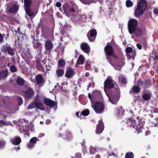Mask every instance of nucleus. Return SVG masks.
I'll use <instances>...</instances> for the list:
<instances>
[{
    "label": "nucleus",
    "instance_id": "47",
    "mask_svg": "<svg viewBox=\"0 0 158 158\" xmlns=\"http://www.w3.org/2000/svg\"><path fill=\"white\" fill-rule=\"evenodd\" d=\"M82 152L84 155L87 153V150L86 146H84L83 147L82 149Z\"/></svg>",
    "mask_w": 158,
    "mask_h": 158
},
{
    "label": "nucleus",
    "instance_id": "64",
    "mask_svg": "<svg viewBox=\"0 0 158 158\" xmlns=\"http://www.w3.org/2000/svg\"><path fill=\"white\" fill-rule=\"evenodd\" d=\"M108 154L109 155V156H116L113 153H111L110 154H109V153H108Z\"/></svg>",
    "mask_w": 158,
    "mask_h": 158
},
{
    "label": "nucleus",
    "instance_id": "29",
    "mask_svg": "<svg viewBox=\"0 0 158 158\" xmlns=\"http://www.w3.org/2000/svg\"><path fill=\"white\" fill-rule=\"evenodd\" d=\"M151 96V94L150 92H148L143 94L142 97L144 100L148 101L150 99Z\"/></svg>",
    "mask_w": 158,
    "mask_h": 158
},
{
    "label": "nucleus",
    "instance_id": "26",
    "mask_svg": "<svg viewBox=\"0 0 158 158\" xmlns=\"http://www.w3.org/2000/svg\"><path fill=\"white\" fill-rule=\"evenodd\" d=\"M8 71L7 70H4L0 71V80L4 78L7 75Z\"/></svg>",
    "mask_w": 158,
    "mask_h": 158
},
{
    "label": "nucleus",
    "instance_id": "59",
    "mask_svg": "<svg viewBox=\"0 0 158 158\" xmlns=\"http://www.w3.org/2000/svg\"><path fill=\"white\" fill-rule=\"evenodd\" d=\"M20 28L19 27H18L17 28V31H18V33H19L20 36H21V35H22L21 33H20Z\"/></svg>",
    "mask_w": 158,
    "mask_h": 158
},
{
    "label": "nucleus",
    "instance_id": "3",
    "mask_svg": "<svg viewBox=\"0 0 158 158\" xmlns=\"http://www.w3.org/2000/svg\"><path fill=\"white\" fill-rule=\"evenodd\" d=\"M91 107L97 114H101L104 111L105 106L103 103L100 101H97L95 103L91 102Z\"/></svg>",
    "mask_w": 158,
    "mask_h": 158
},
{
    "label": "nucleus",
    "instance_id": "57",
    "mask_svg": "<svg viewBox=\"0 0 158 158\" xmlns=\"http://www.w3.org/2000/svg\"><path fill=\"white\" fill-rule=\"evenodd\" d=\"M3 40V37L2 34L0 33V43L2 42Z\"/></svg>",
    "mask_w": 158,
    "mask_h": 158
},
{
    "label": "nucleus",
    "instance_id": "25",
    "mask_svg": "<svg viewBox=\"0 0 158 158\" xmlns=\"http://www.w3.org/2000/svg\"><path fill=\"white\" fill-rule=\"evenodd\" d=\"M140 89L139 87L135 85L130 90V93L135 94L137 93L140 91Z\"/></svg>",
    "mask_w": 158,
    "mask_h": 158
},
{
    "label": "nucleus",
    "instance_id": "51",
    "mask_svg": "<svg viewBox=\"0 0 158 158\" xmlns=\"http://www.w3.org/2000/svg\"><path fill=\"white\" fill-rule=\"evenodd\" d=\"M154 12L156 15H158V8H155L154 9Z\"/></svg>",
    "mask_w": 158,
    "mask_h": 158
},
{
    "label": "nucleus",
    "instance_id": "41",
    "mask_svg": "<svg viewBox=\"0 0 158 158\" xmlns=\"http://www.w3.org/2000/svg\"><path fill=\"white\" fill-rule=\"evenodd\" d=\"M81 113L84 116H87L89 114V111L88 110L86 109L83 110Z\"/></svg>",
    "mask_w": 158,
    "mask_h": 158
},
{
    "label": "nucleus",
    "instance_id": "46",
    "mask_svg": "<svg viewBox=\"0 0 158 158\" xmlns=\"http://www.w3.org/2000/svg\"><path fill=\"white\" fill-rule=\"evenodd\" d=\"M85 69L87 70H89L91 68V66L89 63L88 62L85 63Z\"/></svg>",
    "mask_w": 158,
    "mask_h": 158
},
{
    "label": "nucleus",
    "instance_id": "49",
    "mask_svg": "<svg viewBox=\"0 0 158 158\" xmlns=\"http://www.w3.org/2000/svg\"><path fill=\"white\" fill-rule=\"evenodd\" d=\"M124 113V111L122 109L119 110L118 111V115L121 116Z\"/></svg>",
    "mask_w": 158,
    "mask_h": 158
},
{
    "label": "nucleus",
    "instance_id": "14",
    "mask_svg": "<svg viewBox=\"0 0 158 158\" xmlns=\"http://www.w3.org/2000/svg\"><path fill=\"white\" fill-rule=\"evenodd\" d=\"M104 129V125L102 119L98 121V124H97L96 127V133L97 134L101 133Z\"/></svg>",
    "mask_w": 158,
    "mask_h": 158
},
{
    "label": "nucleus",
    "instance_id": "4",
    "mask_svg": "<svg viewBox=\"0 0 158 158\" xmlns=\"http://www.w3.org/2000/svg\"><path fill=\"white\" fill-rule=\"evenodd\" d=\"M138 25L137 20L131 19L128 22V29L129 33L130 34L133 33L135 29L137 27Z\"/></svg>",
    "mask_w": 158,
    "mask_h": 158
},
{
    "label": "nucleus",
    "instance_id": "17",
    "mask_svg": "<svg viewBox=\"0 0 158 158\" xmlns=\"http://www.w3.org/2000/svg\"><path fill=\"white\" fill-rule=\"evenodd\" d=\"M36 137H33L30 140L29 143L27 145V147L29 149H31L34 147L37 141Z\"/></svg>",
    "mask_w": 158,
    "mask_h": 158
},
{
    "label": "nucleus",
    "instance_id": "63",
    "mask_svg": "<svg viewBox=\"0 0 158 158\" xmlns=\"http://www.w3.org/2000/svg\"><path fill=\"white\" fill-rule=\"evenodd\" d=\"M71 26H70L68 24H66L65 25H64V27H70Z\"/></svg>",
    "mask_w": 158,
    "mask_h": 158
},
{
    "label": "nucleus",
    "instance_id": "48",
    "mask_svg": "<svg viewBox=\"0 0 158 158\" xmlns=\"http://www.w3.org/2000/svg\"><path fill=\"white\" fill-rule=\"evenodd\" d=\"M18 99L19 102V105L20 106L22 103L23 102V100L22 98L19 97H18Z\"/></svg>",
    "mask_w": 158,
    "mask_h": 158
},
{
    "label": "nucleus",
    "instance_id": "52",
    "mask_svg": "<svg viewBox=\"0 0 158 158\" xmlns=\"http://www.w3.org/2000/svg\"><path fill=\"white\" fill-rule=\"evenodd\" d=\"M72 7L76 11H78V6H77L76 5H73V6Z\"/></svg>",
    "mask_w": 158,
    "mask_h": 158
},
{
    "label": "nucleus",
    "instance_id": "38",
    "mask_svg": "<svg viewBox=\"0 0 158 158\" xmlns=\"http://www.w3.org/2000/svg\"><path fill=\"white\" fill-rule=\"evenodd\" d=\"M35 107V101L31 102L28 106L27 109H31Z\"/></svg>",
    "mask_w": 158,
    "mask_h": 158
},
{
    "label": "nucleus",
    "instance_id": "42",
    "mask_svg": "<svg viewBox=\"0 0 158 158\" xmlns=\"http://www.w3.org/2000/svg\"><path fill=\"white\" fill-rule=\"evenodd\" d=\"M125 158H133V153L131 152L127 153L125 156Z\"/></svg>",
    "mask_w": 158,
    "mask_h": 158
},
{
    "label": "nucleus",
    "instance_id": "37",
    "mask_svg": "<svg viewBox=\"0 0 158 158\" xmlns=\"http://www.w3.org/2000/svg\"><path fill=\"white\" fill-rule=\"evenodd\" d=\"M126 5L127 7L129 8L132 6L133 3L130 0H127L126 2Z\"/></svg>",
    "mask_w": 158,
    "mask_h": 158
},
{
    "label": "nucleus",
    "instance_id": "23",
    "mask_svg": "<svg viewBox=\"0 0 158 158\" xmlns=\"http://www.w3.org/2000/svg\"><path fill=\"white\" fill-rule=\"evenodd\" d=\"M133 33L134 34L136 37H138L143 34V31L142 29L138 27L135 29Z\"/></svg>",
    "mask_w": 158,
    "mask_h": 158
},
{
    "label": "nucleus",
    "instance_id": "10",
    "mask_svg": "<svg viewBox=\"0 0 158 158\" xmlns=\"http://www.w3.org/2000/svg\"><path fill=\"white\" fill-rule=\"evenodd\" d=\"M126 51L127 59L129 60L130 61H133L135 59V52L133 51L131 47L127 48L126 49Z\"/></svg>",
    "mask_w": 158,
    "mask_h": 158
},
{
    "label": "nucleus",
    "instance_id": "5",
    "mask_svg": "<svg viewBox=\"0 0 158 158\" xmlns=\"http://www.w3.org/2000/svg\"><path fill=\"white\" fill-rule=\"evenodd\" d=\"M88 96L91 102H94V101L96 100H101L102 98L101 93L98 90L94 91L92 95L89 93Z\"/></svg>",
    "mask_w": 158,
    "mask_h": 158
},
{
    "label": "nucleus",
    "instance_id": "44",
    "mask_svg": "<svg viewBox=\"0 0 158 158\" xmlns=\"http://www.w3.org/2000/svg\"><path fill=\"white\" fill-rule=\"evenodd\" d=\"M6 142L4 140L0 141V148H3L5 145Z\"/></svg>",
    "mask_w": 158,
    "mask_h": 158
},
{
    "label": "nucleus",
    "instance_id": "35",
    "mask_svg": "<svg viewBox=\"0 0 158 158\" xmlns=\"http://www.w3.org/2000/svg\"><path fill=\"white\" fill-rule=\"evenodd\" d=\"M11 124L10 122L8 121H4L2 120H0V126L1 127L2 126H8L10 125Z\"/></svg>",
    "mask_w": 158,
    "mask_h": 158
},
{
    "label": "nucleus",
    "instance_id": "21",
    "mask_svg": "<svg viewBox=\"0 0 158 158\" xmlns=\"http://www.w3.org/2000/svg\"><path fill=\"white\" fill-rule=\"evenodd\" d=\"M46 50H51L53 48L52 42L49 40H46L44 44Z\"/></svg>",
    "mask_w": 158,
    "mask_h": 158
},
{
    "label": "nucleus",
    "instance_id": "62",
    "mask_svg": "<svg viewBox=\"0 0 158 158\" xmlns=\"http://www.w3.org/2000/svg\"><path fill=\"white\" fill-rule=\"evenodd\" d=\"M14 149L16 151L19 150L20 149V147H15L14 148Z\"/></svg>",
    "mask_w": 158,
    "mask_h": 158
},
{
    "label": "nucleus",
    "instance_id": "2",
    "mask_svg": "<svg viewBox=\"0 0 158 158\" xmlns=\"http://www.w3.org/2000/svg\"><path fill=\"white\" fill-rule=\"evenodd\" d=\"M137 118L139 123V125H136L135 121L133 118H131L128 122V125L135 129L136 130L135 132L138 134L141 132V129L143 128L144 122L143 119H141L140 117H137Z\"/></svg>",
    "mask_w": 158,
    "mask_h": 158
},
{
    "label": "nucleus",
    "instance_id": "56",
    "mask_svg": "<svg viewBox=\"0 0 158 158\" xmlns=\"http://www.w3.org/2000/svg\"><path fill=\"white\" fill-rule=\"evenodd\" d=\"M154 59L156 61V62H157V61L158 62V55H156L154 58Z\"/></svg>",
    "mask_w": 158,
    "mask_h": 158
},
{
    "label": "nucleus",
    "instance_id": "6",
    "mask_svg": "<svg viewBox=\"0 0 158 158\" xmlns=\"http://www.w3.org/2000/svg\"><path fill=\"white\" fill-rule=\"evenodd\" d=\"M75 23L77 24L83 26V23L85 22L87 19V16L85 14L77 16L75 18Z\"/></svg>",
    "mask_w": 158,
    "mask_h": 158
},
{
    "label": "nucleus",
    "instance_id": "16",
    "mask_svg": "<svg viewBox=\"0 0 158 158\" xmlns=\"http://www.w3.org/2000/svg\"><path fill=\"white\" fill-rule=\"evenodd\" d=\"M6 51H7L8 53L10 55L13 56L14 54L13 49L9 45H5L2 48V52H5Z\"/></svg>",
    "mask_w": 158,
    "mask_h": 158
},
{
    "label": "nucleus",
    "instance_id": "55",
    "mask_svg": "<svg viewBox=\"0 0 158 158\" xmlns=\"http://www.w3.org/2000/svg\"><path fill=\"white\" fill-rule=\"evenodd\" d=\"M94 83H92V84H89L88 85V88H87V89H88L91 86H92V87H94Z\"/></svg>",
    "mask_w": 158,
    "mask_h": 158
},
{
    "label": "nucleus",
    "instance_id": "27",
    "mask_svg": "<svg viewBox=\"0 0 158 158\" xmlns=\"http://www.w3.org/2000/svg\"><path fill=\"white\" fill-rule=\"evenodd\" d=\"M85 58L82 55H81L79 56L77 63L79 64H82L84 63Z\"/></svg>",
    "mask_w": 158,
    "mask_h": 158
},
{
    "label": "nucleus",
    "instance_id": "18",
    "mask_svg": "<svg viewBox=\"0 0 158 158\" xmlns=\"http://www.w3.org/2000/svg\"><path fill=\"white\" fill-rule=\"evenodd\" d=\"M143 6V7L141 8V7L137 6L135 10L134 14L135 16H139L143 14L145 10V6Z\"/></svg>",
    "mask_w": 158,
    "mask_h": 158
},
{
    "label": "nucleus",
    "instance_id": "1",
    "mask_svg": "<svg viewBox=\"0 0 158 158\" xmlns=\"http://www.w3.org/2000/svg\"><path fill=\"white\" fill-rule=\"evenodd\" d=\"M114 81L109 77L107 78L104 82V90L108 96L110 102L113 104L116 105L120 97V92L119 89L118 88L116 91L109 95L107 93L108 89L113 88L114 86Z\"/></svg>",
    "mask_w": 158,
    "mask_h": 158
},
{
    "label": "nucleus",
    "instance_id": "30",
    "mask_svg": "<svg viewBox=\"0 0 158 158\" xmlns=\"http://www.w3.org/2000/svg\"><path fill=\"white\" fill-rule=\"evenodd\" d=\"M64 73V69L58 68L56 70V73L58 77L62 76Z\"/></svg>",
    "mask_w": 158,
    "mask_h": 158
},
{
    "label": "nucleus",
    "instance_id": "39",
    "mask_svg": "<svg viewBox=\"0 0 158 158\" xmlns=\"http://www.w3.org/2000/svg\"><path fill=\"white\" fill-rule=\"evenodd\" d=\"M66 137H63V138L64 139L67 138L68 140H70L72 138V136L71 133L69 132H67L66 133Z\"/></svg>",
    "mask_w": 158,
    "mask_h": 158
},
{
    "label": "nucleus",
    "instance_id": "43",
    "mask_svg": "<svg viewBox=\"0 0 158 158\" xmlns=\"http://www.w3.org/2000/svg\"><path fill=\"white\" fill-rule=\"evenodd\" d=\"M119 81L120 83H122L123 84L126 83V80L125 78L124 77H119Z\"/></svg>",
    "mask_w": 158,
    "mask_h": 158
},
{
    "label": "nucleus",
    "instance_id": "34",
    "mask_svg": "<svg viewBox=\"0 0 158 158\" xmlns=\"http://www.w3.org/2000/svg\"><path fill=\"white\" fill-rule=\"evenodd\" d=\"M147 4V2L145 0H140L139 4H138V6L141 8L143 7V6H145V9L146 7Z\"/></svg>",
    "mask_w": 158,
    "mask_h": 158
},
{
    "label": "nucleus",
    "instance_id": "9",
    "mask_svg": "<svg viewBox=\"0 0 158 158\" xmlns=\"http://www.w3.org/2000/svg\"><path fill=\"white\" fill-rule=\"evenodd\" d=\"M105 51L106 55L107 58L108 60V57L107 55L112 56L114 58H117L116 56L114 54L112 48L110 45V43H107L105 48Z\"/></svg>",
    "mask_w": 158,
    "mask_h": 158
},
{
    "label": "nucleus",
    "instance_id": "32",
    "mask_svg": "<svg viewBox=\"0 0 158 158\" xmlns=\"http://www.w3.org/2000/svg\"><path fill=\"white\" fill-rule=\"evenodd\" d=\"M65 65L64 61L63 60H60L58 61V65L57 68L64 69V67Z\"/></svg>",
    "mask_w": 158,
    "mask_h": 158
},
{
    "label": "nucleus",
    "instance_id": "33",
    "mask_svg": "<svg viewBox=\"0 0 158 158\" xmlns=\"http://www.w3.org/2000/svg\"><path fill=\"white\" fill-rule=\"evenodd\" d=\"M89 153L91 155L94 154L97 151L95 148L91 145H90V147L89 148Z\"/></svg>",
    "mask_w": 158,
    "mask_h": 158
},
{
    "label": "nucleus",
    "instance_id": "20",
    "mask_svg": "<svg viewBox=\"0 0 158 158\" xmlns=\"http://www.w3.org/2000/svg\"><path fill=\"white\" fill-rule=\"evenodd\" d=\"M82 50L86 53H89L90 51L89 46L86 43L82 44L81 46Z\"/></svg>",
    "mask_w": 158,
    "mask_h": 158
},
{
    "label": "nucleus",
    "instance_id": "36",
    "mask_svg": "<svg viewBox=\"0 0 158 158\" xmlns=\"http://www.w3.org/2000/svg\"><path fill=\"white\" fill-rule=\"evenodd\" d=\"M81 2L84 4L89 5L93 2H95L94 0H80Z\"/></svg>",
    "mask_w": 158,
    "mask_h": 158
},
{
    "label": "nucleus",
    "instance_id": "50",
    "mask_svg": "<svg viewBox=\"0 0 158 158\" xmlns=\"http://www.w3.org/2000/svg\"><path fill=\"white\" fill-rule=\"evenodd\" d=\"M75 158H82L81 155L80 153H77L75 154Z\"/></svg>",
    "mask_w": 158,
    "mask_h": 158
},
{
    "label": "nucleus",
    "instance_id": "15",
    "mask_svg": "<svg viewBox=\"0 0 158 158\" xmlns=\"http://www.w3.org/2000/svg\"><path fill=\"white\" fill-rule=\"evenodd\" d=\"M27 90L23 92L24 97L26 98H30L32 97L34 95L32 90L28 86V85H27Z\"/></svg>",
    "mask_w": 158,
    "mask_h": 158
},
{
    "label": "nucleus",
    "instance_id": "40",
    "mask_svg": "<svg viewBox=\"0 0 158 158\" xmlns=\"http://www.w3.org/2000/svg\"><path fill=\"white\" fill-rule=\"evenodd\" d=\"M110 64L114 67V68L116 69L120 70L122 69V67L121 65H118L117 64H111V63H110Z\"/></svg>",
    "mask_w": 158,
    "mask_h": 158
},
{
    "label": "nucleus",
    "instance_id": "8",
    "mask_svg": "<svg viewBox=\"0 0 158 158\" xmlns=\"http://www.w3.org/2000/svg\"><path fill=\"white\" fill-rule=\"evenodd\" d=\"M23 126V132L25 135L29 136L30 132H32L34 130V125L31 123L30 124H27L24 126Z\"/></svg>",
    "mask_w": 158,
    "mask_h": 158
},
{
    "label": "nucleus",
    "instance_id": "28",
    "mask_svg": "<svg viewBox=\"0 0 158 158\" xmlns=\"http://www.w3.org/2000/svg\"><path fill=\"white\" fill-rule=\"evenodd\" d=\"M17 84L20 85H22L24 84H25L27 86V85H28L29 84L28 83L25 84L26 82H25L24 80L22 78H18L16 81Z\"/></svg>",
    "mask_w": 158,
    "mask_h": 158
},
{
    "label": "nucleus",
    "instance_id": "19",
    "mask_svg": "<svg viewBox=\"0 0 158 158\" xmlns=\"http://www.w3.org/2000/svg\"><path fill=\"white\" fill-rule=\"evenodd\" d=\"M36 97L37 99L35 101V108L41 110H44L45 108L44 105L40 101L38 100V99H39V97L38 96H36Z\"/></svg>",
    "mask_w": 158,
    "mask_h": 158
},
{
    "label": "nucleus",
    "instance_id": "60",
    "mask_svg": "<svg viewBox=\"0 0 158 158\" xmlns=\"http://www.w3.org/2000/svg\"><path fill=\"white\" fill-rule=\"evenodd\" d=\"M51 123V120L49 119L47 120L46 122V124H49Z\"/></svg>",
    "mask_w": 158,
    "mask_h": 158
},
{
    "label": "nucleus",
    "instance_id": "11",
    "mask_svg": "<svg viewBox=\"0 0 158 158\" xmlns=\"http://www.w3.org/2000/svg\"><path fill=\"white\" fill-rule=\"evenodd\" d=\"M7 9L8 10L10 13H13L17 11L18 7L13 3L10 2L7 5Z\"/></svg>",
    "mask_w": 158,
    "mask_h": 158
},
{
    "label": "nucleus",
    "instance_id": "24",
    "mask_svg": "<svg viewBox=\"0 0 158 158\" xmlns=\"http://www.w3.org/2000/svg\"><path fill=\"white\" fill-rule=\"evenodd\" d=\"M44 102L46 104L50 106H55L57 105L55 102L47 98L44 99Z\"/></svg>",
    "mask_w": 158,
    "mask_h": 158
},
{
    "label": "nucleus",
    "instance_id": "54",
    "mask_svg": "<svg viewBox=\"0 0 158 158\" xmlns=\"http://www.w3.org/2000/svg\"><path fill=\"white\" fill-rule=\"evenodd\" d=\"M69 11L71 12L74 13L75 11H76L72 7L69 8Z\"/></svg>",
    "mask_w": 158,
    "mask_h": 158
},
{
    "label": "nucleus",
    "instance_id": "22",
    "mask_svg": "<svg viewBox=\"0 0 158 158\" xmlns=\"http://www.w3.org/2000/svg\"><path fill=\"white\" fill-rule=\"evenodd\" d=\"M11 143L15 145H18L19 144L21 141V139L19 137H15L10 139Z\"/></svg>",
    "mask_w": 158,
    "mask_h": 158
},
{
    "label": "nucleus",
    "instance_id": "61",
    "mask_svg": "<svg viewBox=\"0 0 158 158\" xmlns=\"http://www.w3.org/2000/svg\"><path fill=\"white\" fill-rule=\"evenodd\" d=\"M151 134V132L149 131H147L145 133V135L147 136Z\"/></svg>",
    "mask_w": 158,
    "mask_h": 158
},
{
    "label": "nucleus",
    "instance_id": "53",
    "mask_svg": "<svg viewBox=\"0 0 158 158\" xmlns=\"http://www.w3.org/2000/svg\"><path fill=\"white\" fill-rule=\"evenodd\" d=\"M61 5V3L60 2H57L56 3V6L58 7H60Z\"/></svg>",
    "mask_w": 158,
    "mask_h": 158
},
{
    "label": "nucleus",
    "instance_id": "58",
    "mask_svg": "<svg viewBox=\"0 0 158 158\" xmlns=\"http://www.w3.org/2000/svg\"><path fill=\"white\" fill-rule=\"evenodd\" d=\"M137 46V48L140 49H141L142 48V46L141 45L139 44H136Z\"/></svg>",
    "mask_w": 158,
    "mask_h": 158
},
{
    "label": "nucleus",
    "instance_id": "31",
    "mask_svg": "<svg viewBox=\"0 0 158 158\" xmlns=\"http://www.w3.org/2000/svg\"><path fill=\"white\" fill-rule=\"evenodd\" d=\"M36 81L38 83L41 84L44 82L42 76L40 74L38 75L36 77Z\"/></svg>",
    "mask_w": 158,
    "mask_h": 158
},
{
    "label": "nucleus",
    "instance_id": "12",
    "mask_svg": "<svg viewBox=\"0 0 158 158\" xmlns=\"http://www.w3.org/2000/svg\"><path fill=\"white\" fill-rule=\"evenodd\" d=\"M96 35L97 32L96 30L91 29L88 32L87 36L90 41L93 42L95 39Z\"/></svg>",
    "mask_w": 158,
    "mask_h": 158
},
{
    "label": "nucleus",
    "instance_id": "7",
    "mask_svg": "<svg viewBox=\"0 0 158 158\" xmlns=\"http://www.w3.org/2000/svg\"><path fill=\"white\" fill-rule=\"evenodd\" d=\"M25 9V10L29 17H34L35 16L33 11L30 9V6L31 4V0H24Z\"/></svg>",
    "mask_w": 158,
    "mask_h": 158
},
{
    "label": "nucleus",
    "instance_id": "45",
    "mask_svg": "<svg viewBox=\"0 0 158 158\" xmlns=\"http://www.w3.org/2000/svg\"><path fill=\"white\" fill-rule=\"evenodd\" d=\"M10 71L12 72H16L17 71V68L14 65H11L10 66Z\"/></svg>",
    "mask_w": 158,
    "mask_h": 158
},
{
    "label": "nucleus",
    "instance_id": "13",
    "mask_svg": "<svg viewBox=\"0 0 158 158\" xmlns=\"http://www.w3.org/2000/svg\"><path fill=\"white\" fill-rule=\"evenodd\" d=\"M75 71L71 67H68L66 70L65 76L67 78H70L75 75Z\"/></svg>",
    "mask_w": 158,
    "mask_h": 158
}]
</instances>
